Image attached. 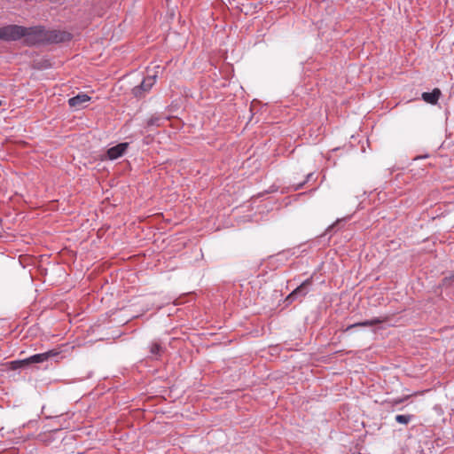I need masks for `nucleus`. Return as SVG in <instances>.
I'll list each match as a JSON object with an SVG mask.
<instances>
[{
	"label": "nucleus",
	"mask_w": 454,
	"mask_h": 454,
	"mask_svg": "<svg viewBox=\"0 0 454 454\" xmlns=\"http://www.w3.org/2000/svg\"><path fill=\"white\" fill-rule=\"evenodd\" d=\"M387 320L386 317L384 318H380V317H374L372 319H370V320H365V321H363V322H358V323H355L353 325H348L346 329H345V332H348L353 328H356V327H362V326H373V325H379V324H381L383 322H385Z\"/></svg>",
	"instance_id": "nucleus-8"
},
{
	"label": "nucleus",
	"mask_w": 454,
	"mask_h": 454,
	"mask_svg": "<svg viewBox=\"0 0 454 454\" xmlns=\"http://www.w3.org/2000/svg\"><path fill=\"white\" fill-rule=\"evenodd\" d=\"M155 75L147 76L142 81L139 86L133 88L132 91L135 97L142 98L145 92H148L155 83Z\"/></svg>",
	"instance_id": "nucleus-5"
},
{
	"label": "nucleus",
	"mask_w": 454,
	"mask_h": 454,
	"mask_svg": "<svg viewBox=\"0 0 454 454\" xmlns=\"http://www.w3.org/2000/svg\"><path fill=\"white\" fill-rule=\"evenodd\" d=\"M23 43L34 46L41 43H58L71 39V35L66 31L46 30L42 26L25 27Z\"/></svg>",
	"instance_id": "nucleus-1"
},
{
	"label": "nucleus",
	"mask_w": 454,
	"mask_h": 454,
	"mask_svg": "<svg viewBox=\"0 0 454 454\" xmlns=\"http://www.w3.org/2000/svg\"><path fill=\"white\" fill-rule=\"evenodd\" d=\"M27 358L22 360H15L11 362V368L12 370H18L20 368H23L24 366H27Z\"/></svg>",
	"instance_id": "nucleus-13"
},
{
	"label": "nucleus",
	"mask_w": 454,
	"mask_h": 454,
	"mask_svg": "<svg viewBox=\"0 0 454 454\" xmlns=\"http://www.w3.org/2000/svg\"><path fill=\"white\" fill-rule=\"evenodd\" d=\"M341 222L342 220H337L334 223L330 225L326 230V233H330Z\"/></svg>",
	"instance_id": "nucleus-16"
},
{
	"label": "nucleus",
	"mask_w": 454,
	"mask_h": 454,
	"mask_svg": "<svg viewBox=\"0 0 454 454\" xmlns=\"http://www.w3.org/2000/svg\"><path fill=\"white\" fill-rule=\"evenodd\" d=\"M25 27L7 25L0 27V40L11 42L20 40L24 35Z\"/></svg>",
	"instance_id": "nucleus-2"
},
{
	"label": "nucleus",
	"mask_w": 454,
	"mask_h": 454,
	"mask_svg": "<svg viewBox=\"0 0 454 454\" xmlns=\"http://www.w3.org/2000/svg\"><path fill=\"white\" fill-rule=\"evenodd\" d=\"M164 118L160 115H153L146 121V127H160L163 124Z\"/></svg>",
	"instance_id": "nucleus-11"
},
{
	"label": "nucleus",
	"mask_w": 454,
	"mask_h": 454,
	"mask_svg": "<svg viewBox=\"0 0 454 454\" xmlns=\"http://www.w3.org/2000/svg\"><path fill=\"white\" fill-rule=\"evenodd\" d=\"M312 278H309L304 280L299 286H297L291 294L286 297V301L289 303L294 301H301L309 292L312 285Z\"/></svg>",
	"instance_id": "nucleus-3"
},
{
	"label": "nucleus",
	"mask_w": 454,
	"mask_h": 454,
	"mask_svg": "<svg viewBox=\"0 0 454 454\" xmlns=\"http://www.w3.org/2000/svg\"><path fill=\"white\" fill-rule=\"evenodd\" d=\"M129 146L128 143H121L109 148L106 152L107 157L110 160H116L122 156Z\"/></svg>",
	"instance_id": "nucleus-7"
},
{
	"label": "nucleus",
	"mask_w": 454,
	"mask_h": 454,
	"mask_svg": "<svg viewBox=\"0 0 454 454\" xmlns=\"http://www.w3.org/2000/svg\"><path fill=\"white\" fill-rule=\"evenodd\" d=\"M58 349H51L44 353L35 354L27 358V364H41L59 355Z\"/></svg>",
	"instance_id": "nucleus-4"
},
{
	"label": "nucleus",
	"mask_w": 454,
	"mask_h": 454,
	"mask_svg": "<svg viewBox=\"0 0 454 454\" xmlns=\"http://www.w3.org/2000/svg\"><path fill=\"white\" fill-rule=\"evenodd\" d=\"M441 95V90L438 88H435L432 92H423L421 97L425 102L435 105L438 102Z\"/></svg>",
	"instance_id": "nucleus-9"
},
{
	"label": "nucleus",
	"mask_w": 454,
	"mask_h": 454,
	"mask_svg": "<svg viewBox=\"0 0 454 454\" xmlns=\"http://www.w3.org/2000/svg\"><path fill=\"white\" fill-rule=\"evenodd\" d=\"M409 397H410V395H406V396H404L403 398L393 399L392 401H389L387 403L394 406V405H397V404L406 401Z\"/></svg>",
	"instance_id": "nucleus-15"
},
{
	"label": "nucleus",
	"mask_w": 454,
	"mask_h": 454,
	"mask_svg": "<svg viewBox=\"0 0 454 454\" xmlns=\"http://www.w3.org/2000/svg\"><path fill=\"white\" fill-rule=\"evenodd\" d=\"M2 105H3V101H2V100H0V106H1Z\"/></svg>",
	"instance_id": "nucleus-17"
},
{
	"label": "nucleus",
	"mask_w": 454,
	"mask_h": 454,
	"mask_svg": "<svg viewBox=\"0 0 454 454\" xmlns=\"http://www.w3.org/2000/svg\"><path fill=\"white\" fill-rule=\"evenodd\" d=\"M90 100V97H89L85 93H80L75 97H73L68 99V104L70 107L74 108L76 110L84 107V105Z\"/></svg>",
	"instance_id": "nucleus-6"
},
{
	"label": "nucleus",
	"mask_w": 454,
	"mask_h": 454,
	"mask_svg": "<svg viewBox=\"0 0 454 454\" xmlns=\"http://www.w3.org/2000/svg\"><path fill=\"white\" fill-rule=\"evenodd\" d=\"M313 175H314L313 173L307 174L306 178L302 183L294 184V190L298 191V190L301 189L306 183L310 181V179L313 177Z\"/></svg>",
	"instance_id": "nucleus-14"
},
{
	"label": "nucleus",
	"mask_w": 454,
	"mask_h": 454,
	"mask_svg": "<svg viewBox=\"0 0 454 454\" xmlns=\"http://www.w3.org/2000/svg\"><path fill=\"white\" fill-rule=\"evenodd\" d=\"M411 419H412V415H410V414H407V415L399 414V415L395 416V421L400 424H403V425L409 424L411 422Z\"/></svg>",
	"instance_id": "nucleus-12"
},
{
	"label": "nucleus",
	"mask_w": 454,
	"mask_h": 454,
	"mask_svg": "<svg viewBox=\"0 0 454 454\" xmlns=\"http://www.w3.org/2000/svg\"><path fill=\"white\" fill-rule=\"evenodd\" d=\"M149 348H150L151 355L153 356H154L155 358L161 356L162 353L164 352V348L158 342H152L150 344Z\"/></svg>",
	"instance_id": "nucleus-10"
}]
</instances>
